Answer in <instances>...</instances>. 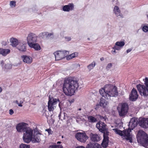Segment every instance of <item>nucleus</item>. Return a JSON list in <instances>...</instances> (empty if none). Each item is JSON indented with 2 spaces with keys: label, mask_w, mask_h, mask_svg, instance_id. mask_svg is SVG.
Wrapping results in <instances>:
<instances>
[{
  "label": "nucleus",
  "mask_w": 148,
  "mask_h": 148,
  "mask_svg": "<svg viewBox=\"0 0 148 148\" xmlns=\"http://www.w3.org/2000/svg\"><path fill=\"white\" fill-rule=\"evenodd\" d=\"M20 148H30L29 145L22 143L20 145Z\"/></svg>",
  "instance_id": "obj_33"
},
{
  "label": "nucleus",
  "mask_w": 148,
  "mask_h": 148,
  "mask_svg": "<svg viewBox=\"0 0 148 148\" xmlns=\"http://www.w3.org/2000/svg\"><path fill=\"white\" fill-rule=\"evenodd\" d=\"M79 86L78 81L73 78L68 77L64 81L62 88L64 93L67 96H72L74 94Z\"/></svg>",
  "instance_id": "obj_1"
},
{
  "label": "nucleus",
  "mask_w": 148,
  "mask_h": 148,
  "mask_svg": "<svg viewBox=\"0 0 148 148\" xmlns=\"http://www.w3.org/2000/svg\"><path fill=\"white\" fill-rule=\"evenodd\" d=\"M112 66V64L111 63L108 64L107 66L106 67V69L107 70H109V69L111 68Z\"/></svg>",
  "instance_id": "obj_40"
},
{
  "label": "nucleus",
  "mask_w": 148,
  "mask_h": 148,
  "mask_svg": "<svg viewBox=\"0 0 148 148\" xmlns=\"http://www.w3.org/2000/svg\"><path fill=\"white\" fill-rule=\"evenodd\" d=\"M99 104L100 106L103 108H106L108 104V103L105 99L101 98L100 99Z\"/></svg>",
  "instance_id": "obj_22"
},
{
  "label": "nucleus",
  "mask_w": 148,
  "mask_h": 148,
  "mask_svg": "<svg viewBox=\"0 0 148 148\" xmlns=\"http://www.w3.org/2000/svg\"><path fill=\"white\" fill-rule=\"evenodd\" d=\"M33 138L34 139V141L35 143L39 142L41 140L39 136L37 134L35 135L34 134Z\"/></svg>",
  "instance_id": "obj_27"
},
{
  "label": "nucleus",
  "mask_w": 148,
  "mask_h": 148,
  "mask_svg": "<svg viewBox=\"0 0 148 148\" xmlns=\"http://www.w3.org/2000/svg\"><path fill=\"white\" fill-rule=\"evenodd\" d=\"M56 60H62L67 56L69 54V52L66 50L58 51L53 53Z\"/></svg>",
  "instance_id": "obj_8"
},
{
  "label": "nucleus",
  "mask_w": 148,
  "mask_h": 148,
  "mask_svg": "<svg viewBox=\"0 0 148 148\" xmlns=\"http://www.w3.org/2000/svg\"><path fill=\"white\" fill-rule=\"evenodd\" d=\"M0 148H2V147H0Z\"/></svg>",
  "instance_id": "obj_58"
},
{
  "label": "nucleus",
  "mask_w": 148,
  "mask_h": 148,
  "mask_svg": "<svg viewBox=\"0 0 148 148\" xmlns=\"http://www.w3.org/2000/svg\"><path fill=\"white\" fill-rule=\"evenodd\" d=\"M18 106L20 107L22 106V105L21 103H18Z\"/></svg>",
  "instance_id": "obj_49"
},
{
  "label": "nucleus",
  "mask_w": 148,
  "mask_h": 148,
  "mask_svg": "<svg viewBox=\"0 0 148 148\" xmlns=\"http://www.w3.org/2000/svg\"><path fill=\"white\" fill-rule=\"evenodd\" d=\"M65 39L66 41H70L71 40V38L70 37H65Z\"/></svg>",
  "instance_id": "obj_42"
},
{
  "label": "nucleus",
  "mask_w": 148,
  "mask_h": 148,
  "mask_svg": "<svg viewBox=\"0 0 148 148\" xmlns=\"http://www.w3.org/2000/svg\"><path fill=\"white\" fill-rule=\"evenodd\" d=\"M62 113L60 112L58 116L59 119H61V120H63V116H62Z\"/></svg>",
  "instance_id": "obj_43"
},
{
  "label": "nucleus",
  "mask_w": 148,
  "mask_h": 148,
  "mask_svg": "<svg viewBox=\"0 0 148 148\" xmlns=\"http://www.w3.org/2000/svg\"><path fill=\"white\" fill-rule=\"evenodd\" d=\"M121 47L116 45L114 46V47L113 48V49H114L115 50H121Z\"/></svg>",
  "instance_id": "obj_39"
},
{
  "label": "nucleus",
  "mask_w": 148,
  "mask_h": 148,
  "mask_svg": "<svg viewBox=\"0 0 148 148\" xmlns=\"http://www.w3.org/2000/svg\"><path fill=\"white\" fill-rule=\"evenodd\" d=\"M16 103H17L18 104V101L17 100L16 101Z\"/></svg>",
  "instance_id": "obj_54"
},
{
  "label": "nucleus",
  "mask_w": 148,
  "mask_h": 148,
  "mask_svg": "<svg viewBox=\"0 0 148 148\" xmlns=\"http://www.w3.org/2000/svg\"><path fill=\"white\" fill-rule=\"evenodd\" d=\"M58 99L56 98H53L50 97L49 98L48 102V109L49 111H53L54 110V105L56 104L58 101Z\"/></svg>",
  "instance_id": "obj_12"
},
{
  "label": "nucleus",
  "mask_w": 148,
  "mask_h": 148,
  "mask_svg": "<svg viewBox=\"0 0 148 148\" xmlns=\"http://www.w3.org/2000/svg\"><path fill=\"white\" fill-rule=\"evenodd\" d=\"M88 121L91 123H95L97 121V119L92 116H89L88 117Z\"/></svg>",
  "instance_id": "obj_28"
},
{
  "label": "nucleus",
  "mask_w": 148,
  "mask_h": 148,
  "mask_svg": "<svg viewBox=\"0 0 148 148\" xmlns=\"http://www.w3.org/2000/svg\"><path fill=\"white\" fill-rule=\"evenodd\" d=\"M10 41L11 45L13 47H16L18 45V40L16 38H12L10 39Z\"/></svg>",
  "instance_id": "obj_25"
},
{
  "label": "nucleus",
  "mask_w": 148,
  "mask_h": 148,
  "mask_svg": "<svg viewBox=\"0 0 148 148\" xmlns=\"http://www.w3.org/2000/svg\"><path fill=\"white\" fill-rule=\"evenodd\" d=\"M31 48H34L36 50H39L41 49L40 45L38 43H34L32 45L29 46Z\"/></svg>",
  "instance_id": "obj_26"
},
{
  "label": "nucleus",
  "mask_w": 148,
  "mask_h": 148,
  "mask_svg": "<svg viewBox=\"0 0 148 148\" xmlns=\"http://www.w3.org/2000/svg\"><path fill=\"white\" fill-rule=\"evenodd\" d=\"M74 8V5L73 3H69L68 5L63 6L62 8L63 10L64 11L69 12L72 10Z\"/></svg>",
  "instance_id": "obj_18"
},
{
  "label": "nucleus",
  "mask_w": 148,
  "mask_h": 148,
  "mask_svg": "<svg viewBox=\"0 0 148 148\" xmlns=\"http://www.w3.org/2000/svg\"><path fill=\"white\" fill-rule=\"evenodd\" d=\"M74 101V99H73L72 100H71V102H73Z\"/></svg>",
  "instance_id": "obj_53"
},
{
  "label": "nucleus",
  "mask_w": 148,
  "mask_h": 148,
  "mask_svg": "<svg viewBox=\"0 0 148 148\" xmlns=\"http://www.w3.org/2000/svg\"><path fill=\"white\" fill-rule=\"evenodd\" d=\"M26 45V44H23L22 43L19 42L17 48L21 52H25L27 50Z\"/></svg>",
  "instance_id": "obj_20"
},
{
  "label": "nucleus",
  "mask_w": 148,
  "mask_h": 148,
  "mask_svg": "<svg viewBox=\"0 0 148 148\" xmlns=\"http://www.w3.org/2000/svg\"><path fill=\"white\" fill-rule=\"evenodd\" d=\"M137 141L144 147L148 146V135L142 130H139L138 132Z\"/></svg>",
  "instance_id": "obj_3"
},
{
  "label": "nucleus",
  "mask_w": 148,
  "mask_h": 148,
  "mask_svg": "<svg viewBox=\"0 0 148 148\" xmlns=\"http://www.w3.org/2000/svg\"><path fill=\"white\" fill-rule=\"evenodd\" d=\"M138 95L136 90L133 88L131 92L130 95L129 99L130 100L132 101H136L138 98Z\"/></svg>",
  "instance_id": "obj_16"
},
{
  "label": "nucleus",
  "mask_w": 148,
  "mask_h": 148,
  "mask_svg": "<svg viewBox=\"0 0 148 148\" xmlns=\"http://www.w3.org/2000/svg\"><path fill=\"white\" fill-rule=\"evenodd\" d=\"M37 40V36L34 34L30 33L28 35L27 37V43L29 46L32 45V44L36 42Z\"/></svg>",
  "instance_id": "obj_10"
},
{
  "label": "nucleus",
  "mask_w": 148,
  "mask_h": 148,
  "mask_svg": "<svg viewBox=\"0 0 148 148\" xmlns=\"http://www.w3.org/2000/svg\"><path fill=\"white\" fill-rule=\"evenodd\" d=\"M86 148H102L101 146L98 144L90 143L87 145Z\"/></svg>",
  "instance_id": "obj_21"
},
{
  "label": "nucleus",
  "mask_w": 148,
  "mask_h": 148,
  "mask_svg": "<svg viewBox=\"0 0 148 148\" xmlns=\"http://www.w3.org/2000/svg\"><path fill=\"white\" fill-rule=\"evenodd\" d=\"M28 124L27 123L22 122L18 124L16 126V129L18 132H24L28 127Z\"/></svg>",
  "instance_id": "obj_13"
},
{
  "label": "nucleus",
  "mask_w": 148,
  "mask_h": 148,
  "mask_svg": "<svg viewBox=\"0 0 148 148\" xmlns=\"http://www.w3.org/2000/svg\"><path fill=\"white\" fill-rule=\"evenodd\" d=\"M10 52V50L8 49L0 48V54L5 56Z\"/></svg>",
  "instance_id": "obj_24"
},
{
  "label": "nucleus",
  "mask_w": 148,
  "mask_h": 148,
  "mask_svg": "<svg viewBox=\"0 0 148 148\" xmlns=\"http://www.w3.org/2000/svg\"><path fill=\"white\" fill-rule=\"evenodd\" d=\"M14 113L13 110L12 109H10L9 110V114L10 115Z\"/></svg>",
  "instance_id": "obj_44"
},
{
  "label": "nucleus",
  "mask_w": 148,
  "mask_h": 148,
  "mask_svg": "<svg viewBox=\"0 0 148 148\" xmlns=\"http://www.w3.org/2000/svg\"><path fill=\"white\" fill-rule=\"evenodd\" d=\"M116 50H115L114 49V50H112V53L113 54H115V53H116V51H115Z\"/></svg>",
  "instance_id": "obj_47"
},
{
  "label": "nucleus",
  "mask_w": 148,
  "mask_h": 148,
  "mask_svg": "<svg viewBox=\"0 0 148 148\" xmlns=\"http://www.w3.org/2000/svg\"><path fill=\"white\" fill-rule=\"evenodd\" d=\"M81 110V109H79V110Z\"/></svg>",
  "instance_id": "obj_56"
},
{
  "label": "nucleus",
  "mask_w": 148,
  "mask_h": 148,
  "mask_svg": "<svg viewBox=\"0 0 148 148\" xmlns=\"http://www.w3.org/2000/svg\"><path fill=\"white\" fill-rule=\"evenodd\" d=\"M49 148H63V147L62 145H51Z\"/></svg>",
  "instance_id": "obj_32"
},
{
  "label": "nucleus",
  "mask_w": 148,
  "mask_h": 148,
  "mask_svg": "<svg viewBox=\"0 0 148 148\" xmlns=\"http://www.w3.org/2000/svg\"><path fill=\"white\" fill-rule=\"evenodd\" d=\"M29 127H28L24 132L23 136V140L25 143H29L33 138L34 130Z\"/></svg>",
  "instance_id": "obj_6"
},
{
  "label": "nucleus",
  "mask_w": 148,
  "mask_h": 148,
  "mask_svg": "<svg viewBox=\"0 0 148 148\" xmlns=\"http://www.w3.org/2000/svg\"><path fill=\"white\" fill-rule=\"evenodd\" d=\"M113 11L117 17L120 18H123L122 14L121 13L119 7L117 6H115L114 8Z\"/></svg>",
  "instance_id": "obj_19"
},
{
  "label": "nucleus",
  "mask_w": 148,
  "mask_h": 148,
  "mask_svg": "<svg viewBox=\"0 0 148 148\" xmlns=\"http://www.w3.org/2000/svg\"><path fill=\"white\" fill-rule=\"evenodd\" d=\"M131 121L134 127L137 126L138 124L140 127L143 128H147L148 127V118H140L139 119L138 121L136 119L132 118Z\"/></svg>",
  "instance_id": "obj_4"
},
{
  "label": "nucleus",
  "mask_w": 148,
  "mask_h": 148,
  "mask_svg": "<svg viewBox=\"0 0 148 148\" xmlns=\"http://www.w3.org/2000/svg\"><path fill=\"white\" fill-rule=\"evenodd\" d=\"M10 5L11 7H14L16 5V2L14 1H10Z\"/></svg>",
  "instance_id": "obj_35"
},
{
  "label": "nucleus",
  "mask_w": 148,
  "mask_h": 148,
  "mask_svg": "<svg viewBox=\"0 0 148 148\" xmlns=\"http://www.w3.org/2000/svg\"><path fill=\"white\" fill-rule=\"evenodd\" d=\"M148 148L147 147V148Z\"/></svg>",
  "instance_id": "obj_59"
},
{
  "label": "nucleus",
  "mask_w": 148,
  "mask_h": 148,
  "mask_svg": "<svg viewBox=\"0 0 148 148\" xmlns=\"http://www.w3.org/2000/svg\"><path fill=\"white\" fill-rule=\"evenodd\" d=\"M117 108L119 116L124 117L127 113L129 107L127 103H120Z\"/></svg>",
  "instance_id": "obj_7"
},
{
  "label": "nucleus",
  "mask_w": 148,
  "mask_h": 148,
  "mask_svg": "<svg viewBox=\"0 0 148 148\" xmlns=\"http://www.w3.org/2000/svg\"><path fill=\"white\" fill-rule=\"evenodd\" d=\"M114 130H115V131L116 132L117 134H119V135H121V136H123V132L121 131V130H118L117 129H114Z\"/></svg>",
  "instance_id": "obj_34"
},
{
  "label": "nucleus",
  "mask_w": 148,
  "mask_h": 148,
  "mask_svg": "<svg viewBox=\"0 0 148 148\" xmlns=\"http://www.w3.org/2000/svg\"><path fill=\"white\" fill-rule=\"evenodd\" d=\"M132 50V49H128L127 50L126 52L127 53L130 52Z\"/></svg>",
  "instance_id": "obj_46"
},
{
  "label": "nucleus",
  "mask_w": 148,
  "mask_h": 148,
  "mask_svg": "<svg viewBox=\"0 0 148 148\" xmlns=\"http://www.w3.org/2000/svg\"><path fill=\"white\" fill-rule=\"evenodd\" d=\"M78 53H73L69 56L68 55L66 56V59L67 60H69L76 57Z\"/></svg>",
  "instance_id": "obj_29"
},
{
  "label": "nucleus",
  "mask_w": 148,
  "mask_h": 148,
  "mask_svg": "<svg viewBox=\"0 0 148 148\" xmlns=\"http://www.w3.org/2000/svg\"><path fill=\"white\" fill-rule=\"evenodd\" d=\"M125 44V43L123 41H118L115 43V45L119 47L122 48Z\"/></svg>",
  "instance_id": "obj_30"
},
{
  "label": "nucleus",
  "mask_w": 148,
  "mask_h": 148,
  "mask_svg": "<svg viewBox=\"0 0 148 148\" xmlns=\"http://www.w3.org/2000/svg\"><path fill=\"white\" fill-rule=\"evenodd\" d=\"M23 59L24 62L27 63H31L32 61V58L31 57L27 56H23L22 57Z\"/></svg>",
  "instance_id": "obj_23"
},
{
  "label": "nucleus",
  "mask_w": 148,
  "mask_h": 148,
  "mask_svg": "<svg viewBox=\"0 0 148 148\" xmlns=\"http://www.w3.org/2000/svg\"><path fill=\"white\" fill-rule=\"evenodd\" d=\"M46 36L47 37H50L51 36H53V33L49 34L48 32H44L42 33Z\"/></svg>",
  "instance_id": "obj_36"
},
{
  "label": "nucleus",
  "mask_w": 148,
  "mask_h": 148,
  "mask_svg": "<svg viewBox=\"0 0 148 148\" xmlns=\"http://www.w3.org/2000/svg\"><path fill=\"white\" fill-rule=\"evenodd\" d=\"M100 60L101 61H103L104 60V58H103V57H102V58H100Z\"/></svg>",
  "instance_id": "obj_50"
},
{
  "label": "nucleus",
  "mask_w": 148,
  "mask_h": 148,
  "mask_svg": "<svg viewBox=\"0 0 148 148\" xmlns=\"http://www.w3.org/2000/svg\"><path fill=\"white\" fill-rule=\"evenodd\" d=\"M100 119H104V121H106V119L103 116H101L100 117Z\"/></svg>",
  "instance_id": "obj_45"
},
{
  "label": "nucleus",
  "mask_w": 148,
  "mask_h": 148,
  "mask_svg": "<svg viewBox=\"0 0 148 148\" xmlns=\"http://www.w3.org/2000/svg\"><path fill=\"white\" fill-rule=\"evenodd\" d=\"M62 116H63V120L66 119V118L67 117L66 114H65L64 113H62Z\"/></svg>",
  "instance_id": "obj_41"
},
{
  "label": "nucleus",
  "mask_w": 148,
  "mask_h": 148,
  "mask_svg": "<svg viewBox=\"0 0 148 148\" xmlns=\"http://www.w3.org/2000/svg\"><path fill=\"white\" fill-rule=\"evenodd\" d=\"M2 89L1 87H0V92H1L2 91Z\"/></svg>",
  "instance_id": "obj_51"
},
{
  "label": "nucleus",
  "mask_w": 148,
  "mask_h": 148,
  "mask_svg": "<svg viewBox=\"0 0 148 148\" xmlns=\"http://www.w3.org/2000/svg\"><path fill=\"white\" fill-rule=\"evenodd\" d=\"M61 143V142H60V141H58V142L57 143V144H60Z\"/></svg>",
  "instance_id": "obj_52"
},
{
  "label": "nucleus",
  "mask_w": 148,
  "mask_h": 148,
  "mask_svg": "<svg viewBox=\"0 0 148 148\" xmlns=\"http://www.w3.org/2000/svg\"><path fill=\"white\" fill-rule=\"evenodd\" d=\"M95 65V63L94 61L92 63L89 65H88L87 67L88 69H89L90 70H91V69H93V68L94 67Z\"/></svg>",
  "instance_id": "obj_31"
},
{
  "label": "nucleus",
  "mask_w": 148,
  "mask_h": 148,
  "mask_svg": "<svg viewBox=\"0 0 148 148\" xmlns=\"http://www.w3.org/2000/svg\"><path fill=\"white\" fill-rule=\"evenodd\" d=\"M99 92L102 97L107 99L111 97L117 96L118 95L117 88L110 84L106 85L104 87L101 88Z\"/></svg>",
  "instance_id": "obj_2"
},
{
  "label": "nucleus",
  "mask_w": 148,
  "mask_h": 148,
  "mask_svg": "<svg viewBox=\"0 0 148 148\" xmlns=\"http://www.w3.org/2000/svg\"><path fill=\"white\" fill-rule=\"evenodd\" d=\"M90 140L94 142H98L101 139L99 135L96 133H90Z\"/></svg>",
  "instance_id": "obj_17"
},
{
  "label": "nucleus",
  "mask_w": 148,
  "mask_h": 148,
  "mask_svg": "<svg viewBox=\"0 0 148 148\" xmlns=\"http://www.w3.org/2000/svg\"><path fill=\"white\" fill-rule=\"evenodd\" d=\"M131 132V130L130 129H128L123 131V136L127 140H129V142L132 143V138L130 133Z\"/></svg>",
  "instance_id": "obj_14"
},
{
  "label": "nucleus",
  "mask_w": 148,
  "mask_h": 148,
  "mask_svg": "<svg viewBox=\"0 0 148 148\" xmlns=\"http://www.w3.org/2000/svg\"><path fill=\"white\" fill-rule=\"evenodd\" d=\"M103 139L102 143L103 147L104 148H106L108 146L109 142V138L108 136L109 134L108 132L103 133Z\"/></svg>",
  "instance_id": "obj_15"
},
{
  "label": "nucleus",
  "mask_w": 148,
  "mask_h": 148,
  "mask_svg": "<svg viewBox=\"0 0 148 148\" xmlns=\"http://www.w3.org/2000/svg\"><path fill=\"white\" fill-rule=\"evenodd\" d=\"M146 87L144 85L139 84L136 87L139 93L141 95L146 96L148 95V78L146 77L144 81Z\"/></svg>",
  "instance_id": "obj_5"
},
{
  "label": "nucleus",
  "mask_w": 148,
  "mask_h": 148,
  "mask_svg": "<svg viewBox=\"0 0 148 148\" xmlns=\"http://www.w3.org/2000/svg\"><path fill=\"white\" fill-rule=\"evenodd\" d=\"M75 137L77 140L81 143H85L89 138L84 132H78L75 135Z\"/></svg>",
  "instance_id": "obj_9"
},
{
  "label": "nucleus",
  "mask_w": 148,
  "mask_h": 148,
  "mask_svg": "<svg viewBox=\"0 0 148 148\" xmlns=\"http://www.w3.org/2000/svg\"><path fill=\"white\" fill-rule=\"evenodd\" d=\"M45 131L47 132L49 135L52 134L53 133V131L50 129H47Z\"/></svg>",
  "instance_id": "obj_38"
},
{
  "label": "nucleus",
  "mask_w": 148,
  "mask_h": 148,
  "mask_svg": "<svg viewBox=\"0 0 148 148\" xmlns=\"http://www.w3.org/2000/svg\"><path fill=\"white\" fill-rule=\"evenodd\" d=\"M147 17H148V15H147Z\"/></svg>",
  "instance_id": "obj_57"
},
{
  "label": "nucleus",
  "mask_w": 148,
  "mask_h": 148,
  "mask_svg": "<svg viewBox=\"0 0 148 148\" xmlns=\"http://www.w3.org/2000/svg\"><path fill=\"white\" fill-rule=\"evenodd\" d=\"M88 40H90V38H88Z\"/></svg>",
  "instance_id": "obj_55"
},
{
  "label": "nucleus",
  "mask_w": 148,
  "mask_h": 148,
  "mask_svg": "<svg viewBox=\"0 0 148 148\" xmlns=\"http://www.w3.org/2000/svg\"><path fill=\"white\" fill-rule=\"evenodd\" d=\"M96 127L100 132L103 133L108 132L107 125L104 122L99 121L97 123Z\"/></svg>",
  "instance_id": "obj_11"
},
{
  "label": "nucleus",
  "mask_w": 148,
  "mask_h": 148,
  "mask_svg": "<svg viewBox=\"0 0 148 148\" xmlns=\"http://www.w3.org/2000/svg\"><path fill=\"white\" fill-rule=\"evenodd\" d=\"M143 30L145 32H147L148 31V27L144 26L143 27Z\"/></svg>",
  "instance_id": "obj_37"
},
{
  "label": "nucleus",
  "mask_w": 148,
  "mask_h": 148,
  "mask_svg": "<svg viewBox=\"0 0 148 148\" xmlns=\"http://www.w3.org/2000/svg\"><path fill=\"white\" fill-rule=\"evenodd\" d=\"M76 148H85L84 147H83L82 146H80L77 147H76Z\"/></svg>",
  "instance_id": "obj_48"
}]
</instances>
